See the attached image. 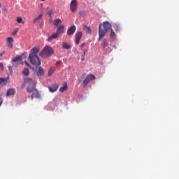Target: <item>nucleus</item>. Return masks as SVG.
Here are the masks:
<instances>
[{"instance_id": "1", "label": "nucleus", "mask_w": 179, "mask_h": 179, "mask_svg": "<svg viewBox=\"0 0 179 179\" xmlns=\"http://www.w3.org/2000/svg\"><path fill=\"white\" fill-rule=\"evenodd\" d=\"M40 49L38 48H34L32 49V52L29 55V60L32 65H35V66H40L41 65V62L40 61V58H38V52Z\"/></svg>"}, {"instance_id": "2", "label": "nucleus", "mask_w": 179, "mask_h": 179, "mask_svg": "<svg viewBox=\"0 0 179 179\" xmlns=\"http://www.w3.org/2000/svg\"><path fill=\"white\" fill-rule=\"evenodd\" d=\"M111 24L108 21H105L102 24H100L99 27V40H100L101 38H104V36H106L107 31L111 30Z\"/></svg>"}, {"instance_id": "3", "label": "nucleus", "mask_w": 179, "mask_h": 179, "mask_svg": "<svg viewBox=\"0 0 179 179\" xmlns=\"http://www.w3.org/2000/svg\"><path fill=\"white\" fill-rule=\"evenodd\" d=\"M54 54V50L52 47L46 45L43 50L40 52V57L42 58H48Z\"/></svg>"}, {"instance_id": "4", "label": "nucleus", "mask_w": 179, "mask_h": 179, "mask_svg": "<svg viewBox=\"0 0 179 179\" xmlns=\"http://www.w3.org/2000/svg\"><path fill=\"white\" fill-rule=\"evenodd\" d=\"M29 85H30L27 87V93H38V90L36 88L37 81L32 80Z\"/></svg>"}, {"instance_id": "5", "label": "nucleus", "mask_w": 179, "mask_h": 179, "mask_svg": "<svg viewBox=\"0 0 179 179\" xmlns=\"http://www.w3.org/2000/svg\"><path fill=\"white\" fill-rule=\"evenodd\" d=\"M70 10L75 13L78 10V0H72L70 3Z\"/></svg>"}, {"instance_id": "6", "label": "nucleus", "mask_w": 179, "mask_h": 179, "mask_svg": "<svg viewBox=\"0 0 179 179\" xmlns=\"http://www.w3.org/2000/svg\"><path fill=\"white\" fill-rule=\"evenodd\" d=\"M94 79H96V77L93 74H88L86 76V78H85V80H83L84 86L89 85V82H90V80H93Z\"/></svg>"}, {"instance_id": "7", "label": "nucleus", "mask_w": 179, "mask_h": 179, "mask_svg": "<svg viewBox=\"0 0 179 179\" xmlns=\"http://www.w3.org/2000/svg\"><path fill=\"white\" fill-rule=\"evenodd\" d=\"M22 61V57H16L14 59H13V66H17L20 64V62Z\"/></svg>"}, {"instance_id": "8", "label": "nucleus", "mask_w": 179, "mask_h": 179, "mask_svg": "<svg viewBox=\"0 0 179 179\" xmlns=\"http://www.w3.org/2000/svg\"><path fill=\"white\" fill-rule=\"evenodd\" d=\"M75 31H76V26L72 25L67 30V34L68 36H72L73 34H74Z\"/></svg>"}, {"instance_id": "9", "label": "nucleus", "mask_w": 179, "mask_h": 179, "mask_svg": "<svg viewBox=\"0 0 179 179\" xmlns=\"http://www.w3.org/2000/svg\"><path fill=\"white\" fill-rule=\"evenodd\" d=\"M15 40L12 37L7 38V47L8 48H13V42Z\"/></svg>"}, {"instance_id": "10", "label": "nucleus", "mask_w": 179, "mask_h": 179, "mask_svg": "<svg viewBox=\"0 0 179 179\" xmlns=\"http://www.w3.org/2000/svg\"><path fill=\"white\" fill-rule=\"evenodd\" d=\"M56 33L57 34H64L65 33V27L64 25H59L57 29Z\"/></svg>"}, {"instance_id": "11", "label": "nucleus", "mask_w": 179, "mask_h": 179, "mask_svg": "<svg viewBox=\"0 0 179 179\" xmlns=\"http://www.w3.org/2000/svg\"><path fill=\"white\" fill-rule=\"evenodd\" d=\"M33 82V79L30 78H26L24 79V83L22 84L21 87L24 89L26 87V83H31Z\"/></svg>"}, {"instance_id": "12", "label": "nucleus", "mask_w": 179, "mask_h": 179, "mask_svg": "<svg viewBox=\"0 0 179 179\" xmlns=\"http://www.w3.org/2000/svg\"><path fill=\"white\" fill-rule=\"evenodd\" d=\"M58 37H59V34H57V32H55V33L52 34V36H50L48 38V41H52V40H55V39L58 38Z\"/></svg>"}, {"instance_id": "13", "label": "nucleus", "mask_w": 179, "mask_h": 179, "mask_svg": "<svg viewBox=\"0 0 179 179\" xmlns=\"http://www.w3.org/2000/svg\"><path fill=\"white\" fill-rule=\"evenodd\" d=\"M82 31H79L78 34H76V44H79V42L82 38Z\"/></svg>"}, {"instance_id": "14", "label": "nucleus", "mask_w": 179, "mask_h": 179, "mask_svg": "<svg viewBox=\"0 0 179 179\" xmlns=\"http://www.w3.org/2000/svg\"><path fill=\"white\" fill-rule=\"evenodd\" d=\"M48 89L50 92H51V93H54L55 92H57V90H58V85H52V86L48 87Z\"/></svg>"}, {"instance_id": "15", "label": "nucleus", "mask_w": 179, "mask_h": 179, "mask_svg": "<svg viewBox=\"0 0 179 179\" xmlns=\"http://www.w3.org/2000/svg\"><path fill=\"white\" fill-rule=\"evenodd\" d=\"M62 46L64 50H71L72 48V46L67 42H62Z\"/></svg>"}, {"instance_id": "16", "label": "nucleus", "mask_w": 179, "mask_h": 179, "mask_svg": "<svg viewBox=\"0 0 179 179\" xmlns=\"http://www.w3.org/2000/svg\"><path fill=\"white\" fill-rule=\"evenodd\" d=\"M68 89V83H64L62 87L59 88L60 93H64Z\"/></svg>"}, {"instance_id": "17", "label": "nucleus", "mask_w": 179, "mask_h": 179, "mask_svg": "<svg viewBox=\"0 0 179 179\" xmlns=\"http://www.w3.org/2000/svg\"><path fill=\"white\" fill-rule=\"evenodd\" d=\"M15 93V89L10 88L7 90L6 96L8 97L9 96H13Z\"/></svg>"}, {"instance_id": "18", "label": "nucleus", "mask_w": 179, "mask_h": 179, "mask_svg": "<svg viewBox=\"0 0 179 179\" xmlns=\"http://www.w3.org/2000/svg\"><path fill=\"white\" fill-rule=\"evenodd\" d=\"M36 73L38 76H43V75H44V69H43V67L40 66Z\"/></svg>"}, {"instance_id": "19", "label": "nucleus", "mask_w": 179, "mask_h": 179, "mask_svg": "<svg viewBox=\"0 0 179 179\" xmlns=\"http://www.w3.org/2000/svg\"><path fill=\"white\" fill-rule=\"evenodd\" d=\"M34 97H36V99H40V93L39 92L32 93V94L31 95V99L33 100Z\"/></svg>"}, {"instance_id": "20", "label": "nucleus", "mask_w": 179, "mask_h": 179, "mask_svg": "<svg viewBox=\"0 0 179 179\" xmlns=\"http://www.w3.org/2000/svg\"><path fill=\"white\" fill-rule=\"evenodd\" d=\"M6 83H8V80L0 78V85H1V86H5Z\"/></svg>"}, {"instance_id": "21", "label": "nucleus", "mask_w": 179, "mask_h": 179, "mask_svg": "<svg viewBox=\"0 0 179 179\" xmlns=\"http://www.w3.org/2000/svg\"><path fill=\"white\" fill-rule=\"evenodd\" d=\"M110 38H113V39H114V38H115V37H116V34H115V32H114V30H113V29L111 28V29H110Z\"/></svg>"}, {"instance_id": "22", "label": "nucleus", "mask_w": 179, "mask_h": 179, "mask_svg": "<svg viewBox=\"0 0 179 179\" xmlns=\"http://www.w3.org/2000/svg\"><path fill=\"white\" fill-rule=\"evenodd\" d=\"M43 19V14H40L34 20V23H37L38 20H41Z\"/></svg>"}, {"instance_id": "23", "label": "nucleus", "mask_w": 179, "mask_h": 179, "mask_svg": "<svg viewBox=\"0 0 179 179\" xmlns=\"http://www.w3.org/2000/svg\"><path fill=\"white\" fill-rule=\"evenodd\" d=\"M62 24V21L61 20V19H56V20H55L54 24L55 26H59V24Z\"/></svg>"}, {"instance_id": "24", "label": "nucleus", "mask_w": 179, "mask_h": 179, "mask_svg": "<svg viewBox=\"0 0 179 179\" xmlns=\"http://www.w3.org/2000/svg\"><path fill=\"white\" fill-rule=\"evenodd\" d=\"M103 48H106L108 45V41L107 39L104 38L102 43Z\"/></svg>"}, {"instance_id": "25", "label": "nucleus", "mask_w": 179, "mask_h": 179, "mask_svg": "<svg viewBox=\"0 0 179 179\" xmlns=\"http://www.w3.org/2000/svg\"><path fill=\"white\" fill-rule=\"evenodd\" d=\"M23 75H24V76H29L30 71H29V69H24L22 71Z\"/></svg>"}, {"instance_id": "26", "label": "nucleus", "mask_w": 179, "mask_h": 179, "mask_svg": "<svg viewBox=\"0 0 179 179\" xmlns=\"http://www.w3.org/2000/svg\"><path fill=\"white\" fill-rule=\"evenodd\" d=\"M84 30L85 31V33H92V29H90V27H87V26H85L84 27Z\"/></svg>"}, {"instance_id": "27", "label": "nucleus", "mask_w": 179, "mask_h": 179, "mask_svg": "<svg viewBox=\"0 0 179 179\" xmlns=\"http://www.w3.org/2000/svg\"><path fill=\"white\" fill-rule=\"evenodd\" d=\"M55 72V67H51L48 71V76H51L52 75V73Z\"/></svg>"}, {"instance_id": "28", "label": "nucleus", "mask_w": 179, "mask_h": 179, "mask_svg": "<svg viewBox=\"0 0 179 179\" xmlns=\"http://www.w3.org/2000/svg\"><path fill=\"white\" fill-rule=\"evenodd\" d=\"M17 22H18V23H24V22H23V18H22L21 17H18L17 18Z\"/></svg>"}, {"instance_id": "29", "label": "nucleus", "mask_w": 179, "mask_h": 179, "mask_svg": "<svg viewBox=\"0 0 179 179\" xmlns=\"http://www.w3.org/2000/svg\"><path fill=\"white\" fill-rule=\"evenodd\" d=\"M48 15H49L50 17H52V10H50L48 12Z\"/></svg>"}, {"instance_id": "30", "label": "nucleus", "mask_w": 179, "mask_h": 179, "mask_svg": "<svg viewBox=\"0 0 179 179\" xmlns=\"http://www.w3.org/2000/svg\"><path fill=\"white\" fill-rule=\"evenodd\" d=\"M2 103H3V98H2L1 96H0V107L2 106Z\"/></svg>"}, {"instance_id": "31", "label": "nucleus", "mask_w": 179, "mask_h": 179, "mask_svg": "<svg viewBox=\"0 0 179 179\" xmlns=\"http://www.w3.org/2000/svg\"><path fill=\"white\" fill-rule=\"evenodd\" d=\"M8 68L9 72H10V73H12V72H13L12 66H8Z\"/></svg>"}, {"instance_id": "32", "label": "nucleus", "mask_w": 179, "mask_h": 179, "mask_svg": "<svg viewBox=\"0 0 179 179\" xmlns=\"http://www.w3.org/2000/svg\"><path fill=\"white\" fill-rule=\"evenodd\" d=\"M3 70V64L2 63H0V71Z\"/></svg>"}, {"instance_id": "33", "label": "nucleus", "mask_w": 179, "mask_h": 179, "mask_svg": "<svg viewBox=\"0 0 179 179\" xmlns=\"http://www.w3.org/2000/svg\"><path fill=\"white\" fill-rule=\"evenodd\" d=\"M19 31V30L16 29L15 31L13 32V36H16V34Z\"/></svg>"}, {"instance_id": "34", "label": "nucleus", "mask_w": 179, "mask_h": 179, "mask_svg": "<svg viewBox=\"0 0 179 179\" xmlns=\"http://www.w3.org/2000/svg\"><path fill=\"white\" fill-rule=\"evenodd\" d=\"M5 51H3L2 52L0 53V57H3V54H5Z\"/></svg>"}, {"instance_id": "35", "label": "nucleus", "mask_w": 179, "mask_h": 179, "mask_svg": "<svg viewBox=\"0 0 179 179\" xmlns=\"http://www.w3.org/2000/svg\"><path fill=\"white\" fill-rule=\"evenodd\" d=\"M24 64L27 66H30V64H29V62H24Z\"/></svg>"}, {"instance_id": "36", "label": "nucleus", "mask_w": 179, "mask_h": 179, "mask_svg": "<svg viewBox=\"0 0 179 179\" xmlns=\"http://www.w3.org/2000/svg\"><path fill=\"white\" fill-rule=\"evenodd\" d=\"M120 26H119V25H117V26H116V30H120Z\"/></svg>"}, {"instance_id": "37", "label": "nucleus", "mask_w": 179, "mask_h": 179, "mask_svg": "<svg viewBox=\"0 0 179 179\" xmlns=\"http://www.w3.org/2000/svg\"><path fill=\"white\" fill-rule=\"evenodd\" d=\"M85 45H86V43H83L82 45H81V48L85 47Z\"/></svg>"}, {"instance_id": "38", "label": "nucleus", "mask_w": 179, "mask_h": 179, "mask_svg": "<svg viewBox=\"0 0 179 179\" xmlns=\"http://www.w3.org/2000/svg\"><path fill=\"white\" fill-rule=\"evenodd\" d=\"M59 64H61V62H57V65H59Z\"/></svg>"}, {"instance_id": "39", "label": "nucleus", "mask_w": 179, "mask_h": 179, "mask_svg": "<svg viewBox=\"0 0 179 179\" xmlns=\"http://www.w3.org/2000/svg\"><path fill=\"white\" fill-rule=\"evenodd\" d=\"M83 59H82V61H83V59H85V56H82Z\"/></svg>"}, {"instance_id": "40", "label": "nucleus", "mask_w": 179, "mask_h": 179, "mask_svg": "<svg viewBox=\"0 0 179 179\" xmlns=\"http://www.w3.org/2000/svg\"><path fill=\"white\" fill-rule=\"evenodd\" d=\"M41 2H45V0H40Z\"/></svg>"}, {"instance_id": "41", "label": "nucleus", "mask_w": 179, "mask_h": 179, "mask_svg": "<svg viewBox=\"0 0 179 179\" xmlns=\"http://www.w3.org/2000/svg\"><path fill=\"white\" fill-rule=\"evenodd\" d=\"M51 104H52V103H49V106H51Z\"/></svg>"}, {"instance_id": "42", "label": "nucleus", "mask_w": 179, "mask_h": 179, "mask_svg": "<svg viewBox=\"0 0 179 179\" xmlns=\"http://www.w3.org/2000/svg\"><path fill=\"white\" fill-rule=\"evenodd\" d=\"M86 52V51H84V54Z\"/></svg>"}, {"instance_id": "43", "label": "nucleus", "mask_w": 179, "mask_h": 179, "mask_svg": "<svg viewBox=\"0 0 179 179\" xmlns=\"http://www.w3.org/2000/svg\"><path fill=\"white\" fill-rule=\"evenodd\" d=\"M0 6H1V3H0Z\"/></svg>"}]
</instances>
